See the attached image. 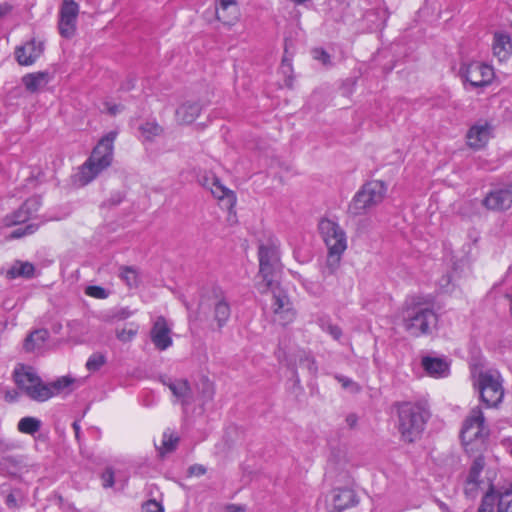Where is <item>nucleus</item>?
<instances>
[{"instance_id": "nucleus-1", "label": "nucleus", "mask_w": 512, "mask_h": 512, "mask_svg": "<svg viewBox=\"0 0 512 512\" xmlns=\"http://www.w3.org/2000/svg\"><path fill=\"white\" fill-rule=\"evenodd\" d=\"M480 408L476 406L464 421L460 438L465 452L473 457V465L465 481L464 494L467 499L475 500L480 492Z\"/></svg>"}, {"instance_id": "nucleus-2", "label": "nucleus", "mask_w": 512, "mask_h": 512, "mask_svg": "<svg viewBox=\"0 0 512 512\" xmlns=\"http://www.w3.org/2000/svg\"><path fill=\"white\" fill-rule=\"evenodd\" d=\"M399 317L404 330L413 337L429 334L437 322L433 309L415 296L405 300Z\"/></svg>"}, {"instance_id": "nucleus-3", "label": "nucleus", "mask_w": 512, "mask_h": 512, "mask_svg": "<svg viewBox=\"0 0 512 512\" xmlns=\"http://www.w3.org/2000/svg\"><path fill=\"white\" fill-rule=\"evenodd\" d=\"M318 227L328 251L326 262L321 269L322 277L326 279L334 275L340 266L342 255L347 249V236L344 229L330 219H322Z\"/></svg>"}, {"instance_id": "nucleus-4", "label": "nucleus", "mask_w": 512, "mask_h": 512, "mask_svg": "<svg viewBox=\"0 0 512 512\" xmlns=\"http://www.w3.org/2000/svg\"><path fill=\"white\" fill-rule=\"evenodd\" d=\"M116 137L117 132L110 131L99 140L91 155L79 168L77 181L80 185L89 184L112 164Z\"/></svg>"}, {"instance_id": "nucleus-5", "label": "nucleus", "mask_w": 512, "mask_h": 512, "mask_svg": "<svg viewBox=\"0 0 512 512\" xmlns=\"http://www.w3.org/2000/svg\"><path fill=\"white\" fill-rule=\"evenodd\" d=\"M14 378L18 388L30 399L37 402L47 401L70 384V381L65 378L51 384H46L32 367L24 366L15 370Z\"/></svg>"}, {"instance_id": "nucleus-6", "label": "nucleus", "mask_w": 512, "mask_h": 512, "mask_svg": "<svg viewBox=\"0 0 512 512\" xmlns=\"http://www.w3.org/2000/svg\"><path fill=\"white\" fill-rule=\"evenodd\" d=\"M398 431L401 439L412 443L419 439L430 418L429 410L422 404L403 402L397 406Z\"/></svg>"}, {"instance_id": "nucleus-7", "label": "nucleus", "mask_w": 512, "mask_h": 512, "mask_svg": "<svg viewBox=\"0 0 512 512\" xmlns=\"http://www.w3.org/2000/svg\"><path fill=\"white\" fill-rule=\"evenodd\" d=\"M259 275L262 281L257 283V289L260 293L268 292L269 287L277 282L276 276L281 271L279 241L274 238L268 239L258 247Z\"/></svg>"}, {"instance_id": "nucleus-8", "label": "nucleus", "mask_w": 512, "mask_h": 512, "mask_svg": "<svg viewBox=\"0 0 512 512\" xmlns=\"http://www.w3.org/2000/svg\"><path fill=\"white\" fill-rule=\"evenodd\" d=\"M486 473L488 489L482 496V512H512V484Z\"/></svg>"}, {"instance_id": "nucleus-9", "label": "nucleus", "mask_w": 512, "mask_h": 512, "mask_svg": "<svg viewBox=\"0 0 512 512\" xmlns=\"http://www.w3.org/2000/svg\"><path fill=\"white\" fill-rule=\"evenodd\" d=\"M387 185L381 180L366 182L354 195L348 206V214L353 217L366 215L385 198Z\"/></svg>"}, {"instance_id": "nucleus-10", "label": "nucleus", "mask_w": 512, "mask_h": 512, "mask_svg": "<svg viewBox=\"0 0 512 512\" xmlns=\"http://www.w3.org/2000/svg\"><path fill=\"white\" fill-rule=\"evenodd\" d=\"M268 291L272 292L271 310L274 322L283 326L293 322L296 310L287 292L279 286L278 282L273 283V287H269Z\"/></svg>"}, {"instance_id": "nucleus-11", "label": "nucleus", "mask_w": 512, "mask_h": 512, "mask_svg": "<svg viewBox=\"0 0 512 512\" xmlns=\"http://www.w3.org/2000/svg\"><path fill=\"white\" fill-rule=\"evenodd\" d=\"M503 378L499 371L482 372V404L487 408H498L504 398Z\"/></svg>"}, {"instance_id": "nucleus-12", "label": "nucleus", "mask_w": 512, "mask_h": 512, "mask_svg": "<svg viewBox=\"0 0 512 512\" xmlns=\"http://www.w3.org/2000/svg\"><path fill=\"white\" fill-rule=\"evenodd\" d=\"M199 308L203 313H205L208 308H212L213 320L216 322L219 329L226 325L231 315L230 304L224 296V292L219 287H213L211 293L203 297Z\"/></svg>"}, {"instance_id": "nucleus-13", "label": "nucleus", "mask_w": 512, "mask_h": 512, "mask_svg": "<svg viewBox=\"0 0 512 512\" xmlns=\"http://www.w3.org/2000/svg\"><path fill=\"white\" fill-rule=\"evenodd\" d=\"M44 43L31 39L21 46L16 47L14 55L16 61L21 66H31L42 55Z\"/></svg>"}, {"instance_id": "nucleus-14", "label": "nucleus", "mask_w": 512, "mask_h": 512, "mask_svg": "<svg viewBox=\"0 0 512 512\" xmlns=\"http://www.w3.org/2000/svg\"><path fill=\"white\" fill-rule=\"evenodd\" d=\"M482 205L493 211L508 210L512 205V190L509 187L494 188L482 200Z\"/></svg>"}, {"instance_id": "nucleus-15", "label": "nucleus", "mask_w": 512, "mask_h": 512, "mask_svg": "<svg viewBox=\"0 0 512 512\" xmlns=\"http://www.w3.org/2000/svg\"><path fill=\"white\" fill-rule=\"evenodd\" d=\"M171 329L164 317L160 316L156 319L150 332L151 341L155 347L161 351L166 350L172 345L170 336Z\"/></svg>"}, {"instance_id": "nucleus-16", "label": "nucleus", "mask_w": 512, "mask_h": 512, "mask_svg": "<svg viewBox=\"0 0 512 512\" xmlns=\"http://www.w3.org/2000/svg\"><path fill=\"white\" fill-rule=\"evenodd\" d=\"M421 365L431 377L442 378L449 375V363L443 358L424 356Z\"/></svg>"}, {"instance_id": "nucleus-17", "label": "nucleus", "mask_w": 512, "mask_h": 512, "mask_svg": "<svg viewBox=\"0 0 512 512\" xmlns=\"http://www.w3.org/2000/svg\"><path fill=\"white\" fill-rule=\"evenodd\" d=\"M356 503V495L352 489H334L331 492V507L336 512L350 508Z\"/></svg>"}, {"instance_id": "nucleus-18", "label": "nucleus", "mask_w": 512, "mask_h": 512, "mask_svg": "<svg viewBox=\"0 0 512 512\" xmlns=\"http://www.w3.org/2000/svg\"><path fill=\"white\" fill-rule=\"evenodd\" d=\"M492 51L500 62L506 61L512 54V39L507 33L496 32L493 37Z\"/></svg>"}, {"instance_id": "nucleus-19", "label": "nucleus", "mask_w": 512, "mask_h": 512, "mask_svg": "<svg viewBox=\"0 0 512 512\" xmlns=\"http://www.w3.org/2000/svg\"><path fill=\"white\" fill-rule=\"evenodd\" d=\"M204 186L210 189L214 197L218 198L219 200H226V204L229 207H232L235 204L236 197L233 191L226 188L217 177H206Z\"/></svg>"}, {"instance_id": "nucleus-20", "label": "nucleus", "mask_w": 512, "mask_h": 512, "mask_svg": "<svg viewBox=\"0 0 512 512\" xmlns=\"http://www.w3.org/2000/svg\"><path fill=\"white\" fill-rule=\"evenodd\" d=\"M219 7H216V18L227 25H232L239 15L236 0H218Z\"/></svg>"}, {"instance_id": "nucleus-21", "label": "nucleus", "mask_w": 512, "mask_h": 512, "mask_svg": "<svg viewBox=\"0 0 512 512\" xmlns=\"http://www.w3.org/2000/svg\"><path fill=\"white\" fill-rule=\"evenodd\" d=\"M168 387L183 407L193 403V392L188 381L182 379L174 380L168 384Z\"/></svg>"}, {"instance_id": "nucleus-22", "label": "nucleus", "mask_w": 512, "mask_h": 512, "mask_svg": "<svg viewBox=\"0 0 512 512\" xmlns=\"http://www.w3.org/2000/svg\"><path fill=\"white\" fill-rule=\"evenodd\" d=\"M50 74L46 71H39L25 74L21 81L25 89L30 93H36L50 82Z\"/></svg>"}, {"instance_id": "nucleus-23", "label": "nucleus", "mask_w": 512, "mask_h": 512, "mask_svg": "<svg viewBox=\"0 0 512 512\" xmlns=\"http://www.w3.org/2000/svg\"><path fill=\"white\" fill-rule=\"evenodd\" d=\"M202 106L198 102L187 101L176 110V120L181 124H191L200 115Z\"/></svg>"}, {"instance_id": "nucleus-24", "label": "nucleus", "mask_w": 512, "mask_h": 512, "mask_svg": "<svg viewBox=\"0 0 512 512\" xmlns=\"http://www.w3.org/2000/svg\"><path fill=\"white\" fill-rule=\"evenodd\" d=\"M49 337L46 329H36L32 331L24 340L23 348L26 352H36L43 348Z\"/></svg>"}, {"instance_id": "nucleus-25", "label": "nucleus", "mask_w": 512, "mask_h": 512, "mask_svg": "<svg viewBox=\"0 0 512 512\" xmlns=\"http://www.w3.org/2000/svg\"><path fill=\"white\" fill-rule=\"evenodd\" d=\"M469 353H470V369H471V376L473 379V386L474 389L478 392V395L480 396V369H479V358H480V350L477 346L476 341H472L469 346Z\"/></svg>"}, {"instance_id": "nucleus-26", "label": "nucleus", "mask_w": 512, "mask_h": 512, "mask_svg": "<svg viewBox=\"0 0 512 512\" xmlns=\"http://www.w3.org/2000/svg\"><path fill=\"white\" fill-rule=\"evenodd\" d=\"M459 73L464 85L468 84L471 88L480 87V80L478 79V74H480L479 62L462 65Z\"/></svg>"}, {"instance_id": "nucleus-27", "label": "nucleus", "mask_w": 512, "mask_h": 512, "mask_svg": "<svg viewBox=\"0 0 512 512\" xmlns=\"http://www.w3.org/2000/svg\"><path fill=\"white\" fill-rule=\"evenodd\" d=\"M300 366L308 370V372L312 375H315L318 371V367L316 365V361L310 352L299 350L295 354V362L294 366Z\"/></svg>"}, {"instance_id": "nucleus-28", "label": "nucleus", "mask_w": 512, "mask_h": 512, "mask_svg": "<svg viewBox=\"0 0 512 512\" xmlns=\"http://www.w3.org/2000/svg\"><path fill=\"white\" fill-rule=\"evenodd\" d=\"M35 267L30 262H16L8 271V275L11 278L25 277L31 278L34 274Z\"/></svg>"}, {"instance_id": "nucleus-29", "label": "nucleus", "mask_w": 512, "mask_h": 512, "mask_svg": "<svg viewBox=\"0 0 512 512\" xmlns=\"http://www.w3.org/2000/svg\"><path fill=\"white\" fill-rule=\"evenodd\" d=\"M17 428L21 433L33 435L40 430L41 421L35 417H23L18 422Z\"/></svg>"}, {"instance_id": "nucleus-30", "label": "nucleus", "mask_w": 512, "mask_h": 512, "mask_svg": "<svg viewBox=\"0 0 512 512\" xmlns=\"http://www.w3.org/2000/svg\"><path fill=\"white\" fill-rule=\"evenodd\" d=\"M119 277L130 288L137 287L139 284V275L137 270L131 266H122Z\"/></svg>"}, {"instance_id": "nucleus-31", "label": "nucleus", "mask_w": 512, "mask_h": 512, "mask_svg": "<svg viewBox=\"0 0 512 512\" xmlns=\"http://www.w3.org/2000/svg\"><path fill=\"white\" fill-rule=\"evenodd\" d=\"M30 220L29 216L26 214L25 210L20 206L16 211L7 215L3 222L7 227L19 225L25 223Z\"/></svg>"}, {"instance_id": "nucleus-32", "label": "nucleus", "mask_w": 512, "mask_h": 512, "mask_svg": "<svg viewBox=\"0 0 512 512\" xmlns=\"http://www.w3.org/2000/svg\"><path fill=\"white\" fill-rule=\"evenodd\" d=\"M163 129L156 122H146L140 126V132L147 141H152L162 133Z\"/></svg>"}, {"instance_id": "nucleus-33", "label": "nucleus", "mask_w": 512, "mask_h": 512, "mask_svg": "<svg viewBox=\"0 0 512 512\" xmlns=\"http://www.w3.org/2000/svg\"><path fill=\"white\" fill-rule=\"evenodd\" d=\"M76 19L61 17L59 19V33L65 38H71L76 31Z\"/></svg>"}, {"instance_id": "nucleus-34", "label": "nucleus", "mask_w": 512, "mask_h": 512, "mask_svg": "<svg viewBox=\"0 0 512 512\" xmlns=\"http://www.w3.org/2000/svg\"><path fill=\"white\" fill-rule=\"evenodd\" d=\"M39 226L40 225L37 223H29L24 227H18L14 229L8 236H6V239H19L24 236L32 235L38 230Z\"/></svg>"}, {"instance_id": "nucleus-35", "label": "nucleus", "mask_w": 512, "mask_h": 512, "mask_svg": "<svg viewBox=\"0 0 512 512\" xmlns=\"http://www.w3.org/2000/svg\"><path fill=\"white\" fill-rule=\"evenodd\" d=\"M79 13V5L74 0H64L60 8V16L76 19Z\"/></svg>"}, {"instance_id": "nucleus-36", "label": "nucleus", "mask_w": 512, "mask_h": 512, "mask_svg": "<svg viewBox=\"0 0 512 512\" xmlns=\"http://www.w3.org/2000/svg\"><path fill=\"white\" fill-rule=\"evenodd\" d=\"M319 325L321 329L324 332L330 334L334 340L339 341L341 339L342 330L339 326L332 324L329 320L326 319H320Z\"/></svg>"}, {"instance_id": "nucleus-37", "label": "nucleus", "mask_w": 512, "mask_h": 512, "mask_svg": "<svg viewBox=\"0 0 512 512\" xmlns=\"http://www.w3.org/2000/svg\"><path fill=\"white\" fill-rule=\"evenodd\" d=\"M179 438L174 436L172 433L164 432L162 447L159 448V452L161 455L171 452L176 448Z\"/></svg>"}, {"instance_id": "nucleus-38", "label": "nucleus", "mask_w": 512, "mask_h": 512, "mask_svg": "<svg viewBox=\"0 0 512 512\" xmlns=\"http://www.w3.org/2000/svg\"><path fill=\"white\" fill-rule=\"evenodd\" d=\"M41 206V199L39 196H33L27 199L21 207L25 210L26 214L29 218H33V216L37 213Z\"/></svg>"}, {"instance_id": "nucleus-39", "label": "nucleus", "mask_w": 512, "mask_h": 512, "mask_svg": "<svg viewBox=\"0 0 512 512\" xmlns=\"http://www.w3.org/2000/svg\"><path fill=\"white\" fill-rule=\"evenodd\" d=\"M467 144L469 147L478 149L480 147V125H473L467 133Z\"/></svg>"}, {"instance_id": "nucleus-40", "label": "nucleus", "mask_w": 512, "mask_h": 512, "mask_svg": "<svg viewBox=\"0 0 512 512\" xmlns=\"http://www.w3.org/2000/svg\"><path fill=\"white\" fill-rule=\"evenodd\" d=\"M106 362V358L103 354L94 353L86 362V367L89 371L99 370Z\"/></svg>"}, {"instance_id": "nucleus-41", "label": "nucleus", "mask_w": 512, "mask_h": 512, "mask_svg": "<svg viewBox=\"0 0 512 512\" xmlns=\"http://www.w3.org/2000/svg\"><path fill=\"white\" fill-rule=\"evenodd\" d=\"M138 327L122 328L116 331V337L122 342L131 341L137 334Z\"/></svg>"}, {"instance_id": "nucleus-42", "label": "nucleus", "mask_w": 512, "mask_h": 512, "mask_svg": "<svg viewBox=\"0 0 512 512\" xmlns=\"http://www.w3.org/2000/svg\"><path fill=\"white\" fill-rule=\"evenodd\" d=\"M494 78V68L482 62V88L491 84Z\"/></svg>"}, {"instance_id": "nucleus-43", "label": "nucleus", "mask_w": 512, "mask_h": 512, "mask_svg": "<svg viewBox=\"0 0 512 512\" xmlns=\"http://www.w3.org/2000/svg\"><path fill=\"white\" fill-rule=\"evenodd\" d=\"M335 379L341 384V386L344 389H349L352 392L360 391L359 385L356 382H354L352 379H350L346 376L337 374V375H335Z\"/></svg>"}, {"instance_id": "nucleus-44", "label": "nucleus", "mask_w": 512, "mask_h": 512, "mask_svg": "<svg viewBox=\"0 0 512 512\" xmlns=\"http://www.w3.org/2000/svg\"><path fill=\"white\" fill-rule=\"evenodd\" d=\"M85 293L88 296H91V297H94L97 299H106L109 295V293L106 289H104L101 286H96V285L88 286L85 290Z\"/></svg>"}, {"instance_id": "nucleus-45", "label": "nucleus", "mask_w": 512, "mask_h": 512, "mask_svg": "<svg viewBox=\"0 0 512 512\" xmlns=\"http://www.w3.org/2000/svg\"><path fill=\"white\" fill-rule=\"evenodd\" d=\"M312 55L315 60L321 62L323 65H331V57L324 49L315 48L312 50Z\"/></svg>"}, {"instance_id": "nucleus-46", "label": "nucleus", "mask_w": 512, "mask_h": 512, "mask_svg": "<svg viewBox=\"0 0 512 512\" xmlns=\"http://www.w3.org/2000/svg\"><path fill=\"white\" fill-rule=\"evenodd\" d=\"M102 485L104 488L112 487L114 484V471L107 467L101 474Z\"/></svg>"}, {"instance_id": "nucleus-47", "label": "nucleus", "mask_w": 512, "mask_h": 512, "mask_svg": "<svg viewBox=\"0 0 512 512\" xmlns=\"http://www.w3.org/2000/svg\"><path fill=\"white\" fill-rule=\"evenodd\" d=\"M146 512H163V507L156 500H149L145 503Z\"/></svg>"}, {"instance_id": "nucleus-48", "label": "nucleus", "mask_w": 512, "mask_h": 512, "mask_svg": "<svg viewBox=\"0 0 512 512\" xmlns=\"http://www.w3.org/2000/svg\"><path fill=\"white\" fill-rule=\"evenodd\" d=\"M188 473L190 476H202L206 473V468L201 464H194L189 467Z\"/></svg>"}, {"instance_id": "nucleus-49", "label": "nucleus", "mask_w": 512, "mask_h": 512, "mask_svg": "<svg viewBox=\"0 0 512 512\" xmlns=\"http://www.w3.org/2000/svg\"><path fill=\"white\" fill-rule=\"evenodd\" d=\"M132 315V312L128 308H121L115 314L114 318L117 320H125Z\"/></svg>"}, {"instance_id": "nucleus-50", "label": "nucleus", "mask_w": 512, "mask_h": 512, "mask_svg": "<svg viewBox=\"0 0 512 512\" xmlns=\"http://www.w3.org/2000/svg\"><path fill=\"white\" fill-rule=\"evenodd\" d=\"M345 422L350 428H354L358 422V417L354 413H350L346 416Z\"/></svg>"}, {"instance_id": "nucleus-51", "label": "nucleus", "mask_w": 512, "mask_h": 512, "mask_svg": "<svg viewBox=\"0 0 512 512\" xmlns=\"http://www.w3.org/2000/svg\"><path fill=\"white\" fill-rule=\"evenodd\" d=\"M226 512H246L243 505L229 504L226 506Z\"/></svg>"}, {"instance_id": "nucleus-52", "label": "nucleus", "mask_w": 512, "mask_h": 512, "mask_svg": "<svg viewBox=\"0 0 512 512\" xmlns=\"http://www.w3.org/2000/svg\"><path fill=\"white\" fill-rule=\"evenodd\" d=\"M6 505L10 508L17 507V498L14 493H10L7 495Z\"/></svg>"}, {"instance_id": "nucleus-53", "label": "nucleus", "mask_w": 512, "mask_h": 512, "mask_svg": "<svg viewBox=\"0 0 512 512\" xmlns=\"http://www.w3.org/2000/svg\"><path fill=\"white\" fill-rule=\"evenodd\" d=\"M14 445L0 438V453L13 449Z\"/></svg>"}, {"instance_id": "nucleus-54", "label": "nucleus", "mask_w": 512, "mask_h": 512, "mask_svg": "<svg viewBox=\"0 0 512 512\" xmlns=\"http://www.w3.org/2000/svg\"><path fill=\"white\" fill-rule=\"evenodd\" d=\"M490 130L491 126L488 123H485V125H482L481 131H482V140L488 136H490Z\"/></svg>"}, {"instance_id": "nucleus-55", "label": "nucleus", "mask_w": 512, "mask_h": 512, "mask_svg": "<svg viewBox=\"0 0 512 512\" xmlns=\"http://www.w3.org/2000/svg\"><path fill=\"white\" fill-rule=\"evenodd\" d=\"M72 427L75 432L76 439L79 440L80 439V425H79L78 421H74L72 424Z\"/></svg>"}, {"instance_id": "nucleus-56", "label": "nucleus", "mask_w": 512, "mask_h": 512, "mask_svg": "<svg viewBox=\"0 0 512 512\" xmlns=\"http://www.w3.org/2000/svg\"><path fill=\"white\" fill-rule=\"evenodd\" d=\"M438 506L443 512H449L448 505L442 501H438Z\"/></svg>"}, {"instance_id": "nucleus-57", "label": "nucleus", "mask_w": 512, "mask_h": 512, "mask_svg": "<svg viewBox=\"0 0 512 512\" xmlns=\"http://www.w3.org/2000/svg\"><path fill=\"white\" fill-rule=\"evenodd\" d=\"M449 283H450V276L449 275L444 276L441 280V285L447 286Z\"/></svg>"}, {"instance_id": "nucleus-58", "label": "nucleus", "mask_w": 512, "mask_h": 512, "mask_svg": "<svg viewBox=\"0 0 512 512\" xmlns=\"http://www.w3.org/2000/svg\"><path fill=\"white\" fill-rule=\"evenodd\" d=\"M469 239L472 241L473 245H477V242H478V236L477 235H473L472 233H469Z\"/></svg>"}, {"instance_id": "nucleus-59", "label": "nucleus", "mask_w": 512, "mask_h": 512, "mask_svg": "<svg viewBox=\"0 0 512 512\" xmlns=\"http://www.w3.org/2000/svg\"><path fill=\"white\" fill-rule=\"evenodd\" d=\"M8 12V8L0 6V17L4 16Z\"/></svg>"}, {"instance_id": "nucleus-60", "label": "nucleus", "mask_w": 512, "mask_h": 512, "mask_svg": "<svg viewBox=\"0 0 512 512\" xmlns=\"http://www.w3.org/2000/svg\"><path fill=\"white\" fill-rule=\"evenodd\" d=\"M109 111H110V113H111V114L115 115V114H116V112L118 111V109H117V107H116V106H114V107H111V108L109 109Z\"/></svg>"}, {"instance_id": "nucleus-61", "label": "nucleus", "mask_w": 512, "mask_h": 512, "mask_svg": "<svg viewBox=\"0 0 512 512\" xmlns=\"http://www.w3.org/2000/svg\"><path fill=\"white\" fill-rule=\"evenodd\" d=\"M294 3L296 4H303L304 2H306L307 0H292Z\"/></svg>"}, {"instance_id": "nucleus-62", "label": "nucleus", "mask_w": 512, "mask_h": 512, "mask_svg": "<svg viewBox=\"0 0 512 512\" xmlns=\"http://www.w3.org/2000/svg\"><path fill=\"white\" fill-rule=\"evenodd\" d=\"M293 373H294V376H295L296 378H298V376H297V371H296V370H294V372H293ZM297 381H299V379H297Z\"/></svg>"}, {"instance_id": "nucleus-63", "label": "nucleus", "mask_w": 512, "mask_h": 512, "mask_svg": "<svg viewBox=\"0 0 512 512\" xmlns=\"http://www.w3.org/2000/svg\"><path fill=\"white\" fill-rule=\"evenodd\" d=\"M509 453H510V455L512 456V444H511V447H510Z\"/></svg>"}, {"instance_id": "nucleus-64", "label": "nucleus", "mask_w": 512, "mask_h": 512, "mask_svg": "<svg viewBox=\"0 0 512 512\" xmlns=\"http://www.w3.org/2000/svg\"><path fill=\"white\" fill-rule=\"evenodd\" d=\"M212 395H213V392H212V391H210V392H209V395H208V396H209V398H211V397H212Z\"/></svg>"}]
</instances>
